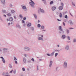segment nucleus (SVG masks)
I'll list each match as a JSON object with an SVG mask.
<instances>
[{
  "label": "nucleus",
  "mask_w": 76,
  "mask_h": 76,
  "mask_svg": "<svg viewBox=\"0 0 76 76\" xmlns=\"http://www.w3.org/2000/svg\"><path fill=\"white\" fill-rule=\"evenodd\" d=\"M30 1H31V2H30L29 4L31 6V7H34V5L35 4V3L32 0H30Z\"/></svg>",
  "instance_id": "1"
},
{
  "label": "nucleus",
  "mask_w": 76,
  "mask_h": 76,
  "mask_svg": "<svg viewBox=\"0 0 76 76\" xmlns=\"http://www.w3.org/2000/svg\"><path fill=\"white\" fill-rule=\"evenodd\" d=\"M3 75H5L6 76H10V75H9V74L8 73H3Z\"/></svg>",
  "instance_id": "2"
},
{
  "label": "nucleus",
  "mask_w": 76,
  "mask_h": 76,
  "mask_svg": "<svg viewBox=\"0 0 76 76\" xmlns=\"http://www.w3.org/2000/svg\"><path fill=\"white\" fill-rule=\"evenodd\" d=\"M24 50L26 51H29V48L27 47H26L24 48Z\"/></svg>",
  "instance_id": "3"
},
{
  "label": "nucleus",
  "mask_w": 76,
  "mask_h": 76,
  "mask_svg": "<svg viewBox=\"0 0 76 76\" xmlns=\"http://www.w3.org/2000/svg\"><path fill=\"white\" fill-rule=\"evenodd\" d=\"M21 6L22 7V8L24 10H25V9H26V7L25 6H23V5H21Z\"/></svg>",
  "instance_id": "4"
},
{
  "label": "nucleus",
  "mask_w": 76,
  "mask_h": 76,
  "mask_svg": "<svg viewBox=\"0 0 76 76\" xmlns=\"http://www.w3.org/2000/svg\"><path fill=\"white\" fill-rule=\"evenodd\" d=\"M52 9L53 11H54V10H56V7H53L52 8Z\"/></svg>",
  "instance_id": "5"
},
{
  "label": "nucleus",
  "mask_w": 76,
  "mask_h": 76,
  "mask_svg": "<svg viewBox=\"0 0 76 76\" xmlns=\"http://www.w3.org/2000/svg\"><path fill=\"white\" fill-rule=\"evenodd\" d=\"M63 9V7H62V6L60 7H59V9L60 10H62Z\"/></svg>",
  "instance_id": "6"
},
{
  "label": "nucleus",
  "mask_w": 76,
  "mask_h": 76,
  "mask_svg": "<svg viewBox=\"0 0 76 76\" xmlns=\"http://www.w3.org/2000/svg\"><path fill=\"white\" fill-rule=\"evenodd\" d=\"M69 23L71 25H73V22H72L71 20H69Z\"/></svg>",
  "instance_id": "7"
},
{
  "label": "nucleus",
  "mask_w": 76,
  "mask_h": 76,
  "mask_svg": "<svg viewBox=\"0 0 76 76\" xmlns=\"http://www.w3.org/2000/svg\"><path fill=\"white\" fill-rule=\"evenodd\" d=\"M1 1L3 4H5V1L4 0H1Z\"/></svg>",
  "instance_id": "8"
},
{
  "label": "nucleus",
  "mask_w": 76,
  "mask_h": 76,
  "mask_svg": "<svg viewBox=\"0 0 76 76\" xmlns=\"http://www.w3.org/2000/svg\"><path fill=\"white\" fill-rule=\"evenodd\" d=\"M59 29L60 31H63V29L61 28V26H60L59 27Z\"/></svg>",
  "instance_id": "9"
},
{
  "label": "nucleus",
  "mask_w": 76,
  "mask_h": 76,
  "mask_svg": "<svg viewBox=\"0 0 76 76\" xmlns=\"http://www.w3.org/2000/svg\"><path fill=\"white\" fill-rule=\"evenodd\" d=\"M67 63H66V62H65L64 64V67H66L67 66Z\"/></svg>",
  "instance_id": "10"
},
{
  "label": "nucleus",
  "mask_w": 76,
  "mask_h": 76,
  "mask_svg": "<svg viewBox=\"0 0 76 76\" xmlns=\"http://www.w3.org/2000/svg\"><path fill=\"white\" fill-rule=\"evenodd\" d=\"M31 26V23H29L27 25V26L28 27H29Z\"/></svg>",
  "instance_id": "11"
},
{
  "label": "nucleus",
  "mask_w": 76,
  "mask_h": 76,
  "mask_svg": "<svg viewBox=\"0 0 76 76\" xmlns=\"http://www.w3.org/2000/svg\"><path fill=\"white\" fill-rule=\"evenodd\" d=\"M52 63L53 62H52V61H50V64L49 65L50 67H51V65H52Z\"/></svg>",
  "instance_id": "12"
},
{
  "label": "nucleus",
  "mask_w": 76,
  "mask_h": 76,
  "mask_svg": "<svg viewBox=\"0 0 76 76\" xmlns=\"http://www.w3.org/2000/svg\"><path fill=\"white\" fill-rule=\"evenodd\" d=\"M9 20L10 21H12V20H13V18H9Z\"/></svg>",
  "instance_id": "13"
},
{
  "label": "nucleus",
  "mask_w": 76,
  "mask_h": 76,
  "mask_svg": "<svg viewBox=\"0 0 76 76\" xmlns=\"http://www.w3.org/2000/svg\"><path fill=\"white\" fill-rule=\"evenodd\" d=\"M39 40H42V41L43 40V39L41 38V37H39L38 38Z\"/></svg>",
  "instance_id": "14"
},
{
  "label": "nucleus",
  "mask_w": 76,
  "mask_h": 76,
  "mask_svg": "<svg viewBox=\"0 0 76 76\" xmlns=\"http://www.w3.org/2000/svg\"><path fill=\"white\" fill-rule=\"evenodd\" d=\"M59 17L60 18H62V14L61 13H60L59 14Z\"/></svg>",
  "instance_id": "15"
},
{
  "label": "nucleus",
  "mask_w": 76,
  "mask_h": 76,
  "mask_svg": "<svg viewBox=\"0 0 76 76\" xmlns=\"http://www.w3.org/2000/svg\"><path fill=\"white\" fill-rule=\"evenodd\" d=\"M65 49L66 50H69V46H66L65 48Z\"/></svg>",
  "instance_id": "16"
},
{
  "label": "nucleus",
  "mask_w": 76,
  "mask_h": 76,
  "mask_svg": "<svg viewBox=\"0 0 76 76\" xmlns=\"http://www.w3.org/2000/svg\"><path fill=\"white\" fill-rule=\"evenodd\" d=\"M62 38L63 39H64L66 38V36L65 35H63L62 36Z\"/></svg>",
  "instance_id": "17"
},
{
  "label": "nucleus",
  "mask_w": 76,
  "mask_h": 76,
  "mask_svg": "<svg viewBox=\"0 0 76 76\" xmlns=\"http://www.w3.org/2000/svg\"><path fill=\"white\" fill-rule=\"evenodd\" d=\"M23 62H24V63H26V59H25V58H23Z\"/></svg>",
  "instance_id": "18"
},
{
  "label": "nucleus",
  "mask_w": 76,
  "mask_h": 76,
  "mask_svg": "<svg viewBox=\"0 0 76 76\" xmlns=\"http://www.w3.org/2000/svg\"><path fill=\"white\" fill-rule=\"evenodd\" d=\"M7 15L8 16H11V14L10 13H8L7 14Z\"/></svg>",
  "instance_id": "19"
},
{
  "label": "nucleus",
  "mask_w": 76,
  "mask_h": 76,
  "mask_svg": "<svg viewBox=\"0 0 76 76\" xmlns=\"http://www.w3.org/2000/svg\"><path fill=\"white\" fill-rule=\"evenodd\" d=\"M37 26L38 28H40V27H41V25H40V24H38L37 25Z\"/></svg>",
  "instance_id": "20"
},
{
  "label": "nucleus",
  "mask_w": 76,
  "mask_h": 76,
  "mask_svg": "<svg viewBox=\"0 0 76 76\" xmlns=\"http://www.w3.org/2000/svg\"><path fill=\"white\" fill-rule=\"evenodd\" d=\"M54 52H53L51 53V56H53V55H54Z\"/></svg>",
  "instance_id": "21"
},
{
  "label": "nucleus",
  "mask_w": 76,
  "mask_h": 76,
  "mask_svg": "<svg viewBox=\"0 0 76 76\" xmlns=\"http://www.w3.org/2000/svg\"><path fill=\"white\" fill-rule=\"evenodd\" d=\"M2 61H3L4 63H5V60H4V59H2Z\"/></svg>",
  "instance_id": "22"
},
{
  "label": "nucleus",
  "mask_w": 76,
  "mask_h": 76,
  "mask_svg": "<svg viewBox=\"0 0 76 76\" xmlns=\"http://www.w3.org/2000/svg\"><path fill=\"white\" fill-rule=\"evenodd\" d=\"M53 1H51L50 3V4H53Z\"/></svg>",
  "instance_id": "23"
},
{
  "label": "nucleus",
  "mask_w": 76,
  "mask_h": 76,
  "mask_svg": "<svg viewBox=\"0 0 76 76\" xmlns=\"http://www.w3.org/2000/svg\"><path fill=\"white\" fill-rule=\"evenodd\" d=\"M33 15L34 16L35 19H37V15H36L35 14H34Z\"/></svg>",
  "instance_id": "24"
},
{
  "label": "nucleus",
  "mask_w": 76,
  "mask_h": 76,
  "mask_svg": "<svg viewBox=\"0 0 76 76\" xmlns=\"http://www.w3.org/2000/svg\"><path fill=\"white\" fill-rule=\"evenodd\" d=\"M9 66L10 67V68H12V66L10 64H9Z\"/></svg>",
  "instance_id": "25"
},
{
  "label": "nucleus",
  "mask_w": 76,
  "mask_h": 76,
  "mask_svg": "<svg viewBox=\"0 0 76 76\" xmlns=\"http://www.w3.org/2000/svg\"><path fill=\"white\" fill-rule=\"evenodd\" d=\"M40 10L41 12H44V10H43L40 9Z\"/></svg>",
  "instance_id": "26"
},
{
  "label": "nucleus",
  "mask_w": 76,
  "mask_h": 76,
  "mask_svg": "<svg viewBox=\"0 0 76 76\" xmlns=\"http://www.w3.org/2000/svg\"><path fill=\"white\" fill-rule=\"evenodd\" d=\"M58 55V53H55V57H57V56Z\"/></svg>",
  "instance_id": "27"
},
{
  "label": "nucleus",
  "mask_w": 76,
  "mask_h": 76,
  "mask_svg": "<svg viewBox=\"0 0 76 76\" xmlns=\"http://www.w3.org/2000/svg\"><path fill=\"white\" fill-rule=\"evenodd\" d=\"M11 12L12 13H15V11L13 10H12L11 11Z\"/></svg>",
  "instance_id": "28"
},
{
  "label": "nucleus",
  "mask_w": 76,
  "mask_h": 76,
  "mask_svg": "<svg viewBox=\"0 0 76 76\" xmlns=\"http://www.w3.org/2000/svg\"><path fill=\"white\" fill-rule=\"evenodd\" d=\"M2 12L3 13H6V10H2Z\"/></svg>",
  "instance_id": "29"
},
{
  "label": "nucleus",
  "mask_w": 76,
  "mask_h": 76,
  "mask_svg": "<svg viewBox=\"0 0 76 76\" xmlns=\"http://www.w3.org/2000/svg\"><path fill=\"white\" fill-rule=\"evenodd\" d=\"M22 69L23 70V71H25V69L24 68H23Z\"/></svg>",
  "instance_id": "30"
},
{
  "label": "nucleus",
  "mask_w": 76,
  "mask_h": 76,
  "mask_svg": "<svg viewBox=\"0 0 76 76\" xmlns=\"http://www.w3.org/2000/svg\"><path fill=\"white\" fill-rule=\"evenodd\" d=\"M65 18L66 19H67V15H66L65 16Z\"/></svg>",
  "instance_id": "31"
},
{
  "label": "nucleus",
  "mask_w": 76,
  "mask_h": 76,
  "mask_svg": "<svg viewBox=\"0 0 76 76\" xmlns=\"http://www.w3.org/2000/svg\"><path fill=\"white\" fill-rule=\"evenodd\" d=\"M47 56H51V55H50V54H49L48 53H47Z\"/></svg>",
  "instance_id": "32"
},
{
  "label": "nucleus",
  "mask_w": 76,
  "mask_h": 76,
  "mask_svg": "<svg viewBox=\"0 0 76 76\" xmlns=\"http://www.w3.org/2000/svg\"><path fill=\"white\" fill-rule=\"evenodd\" d=\"M3 50H7V49L4 48H3Z\"/></svg>",
  "instance_id": "33"
},
{
  "label": "nucleus",
  "mask_w": 76,
  "mask_h": 76,
  "mask_svg": "<svg viewBox=\"0 0 76 76\" xmlns=\"http://www.w3.org/2000/svg\"><path fill=\"white\" fill-rule=\"evenodd\" d=\"M14 60H15L16 61V60H17V59H16V57H14Z\"/></svg>",
  "instance_id": "34"
},
{
  "label": "nucleus",
  "mask_w": 76,
  "mask_h": 76,
  "mask_svg": "<svg viewBox=\"0 0 76 76\" xmlns=\"http://www.w3.org/2000/svg\"><path fill=\"white\" fill-rule=\"evenodd\" d=\"M68 39L69 40H70V37H68Z\"/></svg>",
  "instance_id": "35"
},
{
  "label": "nucleus",
  "mask_w": 76,
  "mask_h": 76,
  "mask_svg": "<svg viewBox=\"0 0 76 76\" xmlns=\"http://www.w3.org/2000/svg\"><path fill=\"white\" fill-rule=\"evenodd\" d=\"M20 18H22L23 17H22V15H20Z\"/></svg>",
  "instance_id": "36"
},
{
  "label": "nucleus",
  "mask_w": 76,
  "mask_h": 76,
  "mask_svg": "<svg viewBox=\"0 0 76 76\" xmlns=\"http://www.w3.org/2000/svg\"><path fill=\"white\" fill-rule=\"evenodd\" d=\"M61 6H64V4L62 3H61Z\"/></svg>",
  "instance_id": "37"
},
{
  "label": "nucleus",
  "mask_w": 76,
  "mask_h": 76,
  "mask_svg": "<svg viewBox=\"0 0 76 76\" xmlns=\"http://www.w3.org/2000/svg\"><path fill=\"white\" fill-rule=\"evenodd\" d=\"M41 28L42 29H44V26H41Z\"/></svg>",
  "instance_id": "38"
},
{
  "label": "nucleus",
  "mask_w": 76,
  "mask_h": 76,
  "mask_svg": "<svg viewBox=\"0 0 76 76\" xmlns=\"http://www.w3.org/2000/svg\"><path fill=\"white\" fill-rule=\"evenodd\" d=\"M26 18L25 17H24L23 18V20H26Z\"/></svg>",
  "instance_id": "39"
},
{
  "label": "nucleus",
  "mask_w": 76,
  "mask_h": 76,
  "mask_svg": "<svg viewBox=\"0 0 76 76\" xmlns=\"http://www.w3.org/2000/svg\"><path fill=\"white\" fill-rule=\"evenodd\" d=\"M13 73L14 74H15V73H16V71L15 70L14 71Z\"/></svg>",
  "instance_id": "40"
},
{
  "label": "nucleus",
  "mask_w": 76,
  "mask_h": 76,
  "mask_svg": "<svg viewBox=\"0 0 76 76\" xmlns=\"http://www.w3.org/2000/svg\"><path fill=\"white\" fill-rule=\"evenodd\" d=\"M67 33L69 34V31L68 30H67Z\"/></svg>",
  "instance_id": "41"
},
{
  "label": "nucleus",
  "mask_w": 76,
  "mask_h": 76,
  "mask_svg": "<svg viewBox=\"0 0 76 76\" xmlns=\"http://www.w3.org/2000/svg\"><path fill=\"white\" fill-rule=\"evenodd\" d=\"M31 60L33 61H34V58H32L31 59Z\"/></svg>",
  "instance_id": "42"
},
{
  "label": "nucleus",
  "mask_w": 76,
  "mask_h": 76,
  "mask_svg": "<svg viewBox=\"0 0 76 76\" xmlns=\"http://www.w3.org/2000/svg\"><path fill=\"white\" fill-rule=\"evenodd\" d=\"M76 39H74L73 40V42H76Z\"/></svg>",
  "instance_id": "43"
},
{
  "label": "nucleus",
  "mask_w": 76,
  "mask_h": 76,
  "mask_svg": "<svg viewBox=\"0 0 76 76\" xmlns=\"http://www.w3.org/2000/svg\"><path fill=\"white\" fill-rule=\"evenodd\" d=\"M57 20H58V21H61V20H59L58 19Z\"/></svg>",
  "instance_id": "44"
},
{
  "label": "nucleus",
  "mask_w": 76,
  "mask_h": 76,
  "mask_svg": "<svg viewBox=\"0 0 76 76\" xmlns=\"http://www.w3.org/2000/svg\"><path fill=\"white\" fill-rule=\"evenodd\" d=\"M22 23H25V21L23 20H22Z\"/></svg>",
  "instance_id": "45"
},
{
  "label": "nucleus",
  "mask_w": 76,
  "mask_h": 76,
  "mask_svg": "<svg viewBox=\"0 0 76 76\" xmlns=\"http://www.w3.org/2000/svg\"><path fill=\"white\" fill-rule=\"evenodd\" d=\"M15 63L16 64H18V62H17V61H15Z\"/></svg>",
  "instance_id": "46"
},
{
  "label": "nucleus",
  "mask_w": 76,
  "mask_h": 76,
  "mask_svg": "<svg viewBox=\"0 0 76 76\" xmlns=\"http://www.w3.org/2000/svg\"><path fill=\"white\" fill-rule=\"evenodd\" d=\"M12 72H13V70H12V71H10V73H12Z\"/></svg>",
  "instance_id": "47"
},
{
  "label": "nucleus",
  "mask_w": 76,
  "mask_h": 76,
  "mask_svg": "<svg viewBox=\"0 0 76 76\" xmlns=\"http://www.w3.org/2000/svg\"><path fill=\"white\" fill-rule=\"evenodd\" d=\"M37 69L38 70V66H37Z\"/></svg>",
  "instance_id": "48"
},
{
  "label": "nucleus",
  "mask_w": 76,
  "mask_h": 76,
  "mask_svg": "<svg viewBox=\"0 0 76 76\" xmlns=\"http://www.w3.org/2000/svg\"><path fill=\"white\" fill-rule=\"evenodd\" d=\"M63 23L64 24V26H65V23H64V22H63Z\"/></svg>",
  "instance_id": "49"
},
{
  "label": "nucleus",
  "mask_w": 76,
  "mask_h": 76,
  "mask_svg": "<svg viewBox=\"0 0 76 76\" xmlns=\"http://www.w3.org/2000/svg\"><path fill=\"white\" fill-rule=\"evenodd\" d=\"M14 18L15 19H16V16H15L14 17Z\"/></svg>",
  "instance_id": "50"
},
{
  "label": "nucleus",
  "mask_w": 76,
  "mask_h": 76,
  "mask_svg": "<svg viewBox=\"0 0 76 76\" xmlns=\"http://www.w3.org/2000/svg\"><path fill=\"white\" fill-rule=\"evenodd\" d=\"M4 16L5 17H6V15H4Z\"/></svg>",
  "instance_id": "51"
},
{
  "label": "nucleus",
  "mask_w": 76,
  "mask_h": 76,
  "mask_svg": "<svg viewBox=\"0 0 76 76\" xmlns=\"http://www.w3.org/2000/svg\"><path fill=\"white\" fill-rule=\"evenodd\" d=\"M1 58H2V59H4V58H3V57H1Z\"/></svg>",
  "instance_id": "52"
},
{
  "label": "nucleus",
  "mask_w": 76,
  "mask_h": 76,
  "mask_svg": "<svg viewBox=\"0 0 76 76\" xmlns=\"http://www.w3.org/2000/svg\"><path fill=\"white\" fill-rule=\"evenodd\" d=\"M72 4H73V6H75V4H73V3H72Z\"/></svg>",
  "instance_id": "53"
},
{
  "label": "nucleus",
  "mask_w": 76,
  "mask_h": 76,
  "mask_svg": "<svg viewBox=\"0 0 76 76\" xmlns=\"http://www.w3.org/2000/svg\"><path fill=\"white\" fill-rule=\"evenodd\" d=\"M7 22H8V21H9V19H7Z\"/></svg>",
  "instance_id": "54"
},
{
  "label": "nucleus",
  "mask_w": 76,
  "mask_h": 76,
  "mask_svg": "<svg viewBox=\"0 0 76 76\" xmlns=\"http://www.w3.org/2000/svg\"><path fill=\"white\" fill-rule=\"evenodd\" d=\"M24 56H25L26 57V55L24 54Z\"/></svg>",
  "instance_id": "55"
},
{
  "label": "nucleus",
  "mask_w": 76,
  "mask_h": 76,
  "mask_svg": "<svg viewBox=\"0 0 76 76\" xmlns=\"http://www.w3.org/2000/svg\"><path fill=\"white\" fill-rule=\"evenodd\" d=\"M25 25H26V24H24V25H23V26H25Z\"/></svg>",
  "instance_id": "56"
},
{
  "label": "nucleus",
  "mask_w": 76,
  "mask_h": 76,
  "mask_svg": "<svg viewBox=\"0 0 76 76\" xmlns=\"http://www.w3.org/2000/svg\"><path fill=\"white\" fill-rule=\"evenodd\" d=\"M70 14L72 16H73V15L71 14V13H70Z\"/></svg>",
  "instance_id": "57"
},
{
  "label": "nucleus",
  "mask_w": 76,
  "mask_h": 76,
  "mask_svg": "<svg viewBox=\"0 0 76 76\" xmlns=\"http://www.w3.org/2000/svg\"><path fill=\"white\" fill-rule=\"evenodd\" d=\"M10 23H8V25H10Z\"/></svg>",
  "instance_id": "58"
},
{
  "label": "nucleus",
  "mask_w": 76,
  "mask_h": 76,
  "mask_svg": "<svg viewBox=\"0 0 76 76\" xmlns=\"http://www.w3.org/2000/svg\"><path fill=\"white\" fill-rule=\"evenodd\" d=\"M40 21H39V20H38V23H39V22H40Z\"/></svg>",
  "instance_id": "59"
},
{
  "label": "nucleus",
  "mask_w": 76,
  "mask_h": 76,
  "mask_svg": "<svg viewBox=\"0 0 76 76\" xmlns=\"http://www.w3.org/2000/svg\"><path fill=\"white\" fill-rule=\"evenodd\" d=\"M73 29V28H69V29Z\"/></svg>",
  "instance_id": "60"
},
{
  "label": "nucleus",
  "mask_w": 76,
  "mask_h": 76,
  "mask_svg": "<svg viewBox=\"0 0 76 76\" xmlns=\"http://www.w3.org/2000/svg\"><path fill=\"white\" fill-rule=\"evenodd\" d=\"M41 37H42H42H43V35H42L41 36Z\"/></svg>",
  "instance_id": "61"
},
{
  "label": "nucleus",
  "mask_w": 76,
  "mask_h": 76,
  "mask_svg": "<svg viewBox=\"0 0 76 76\" xmlns=\"http://www.w3.org/2000/svg\"><path fill=\"white\" fill-rule=\"evenodd\" d=\"M27 70H29V69H27Z\"/></svg>",
  "instance_id": "62"
},
{
  "label": "nucleus",
  "mask_w": 76,
  "mask_h": 76,
  "mask_svg": "<svg viewBox=\"0 0 76 76\" xmlns=\"http://www.w3.org/2000/svg\"><path fill=\"white\" fill-rule=\"evenodd\" d=\"M57 46H58V47H59V45H57Z\"/></svg>",
  "instance_id": "63"
},
{
  "label": "nucleus",
  "mask_w": 76,
  "mask_h": 76,
  "mask_svg": "<svg viewBox=\"0 0 76 76\" xmlns=\"http://www.w3.org/2000/svg\"><path fill=\"white\" fill-rule=\"evenodd\" d=\"M40 60H41V59H39Z\"/></svg>",
  "instance_id": "64"
}]
</instances>
